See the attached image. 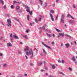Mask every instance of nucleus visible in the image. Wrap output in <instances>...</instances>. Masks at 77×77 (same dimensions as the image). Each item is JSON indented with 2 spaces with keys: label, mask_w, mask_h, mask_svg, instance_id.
<instances>
[{
  "label": "nucleus",
  "mask_w": 77,
  "mask_h": 77,
  "mask_svg": "<svg viewBox=\"0 0 77 77\" xmlns=\"http://www.w3.org/2000/svg\"><path fill=\"white\" fill-rule=\"evenodd\" d=\"M24 50L25 51H26V55L28 56L29 54H32L31 56V57H33V54H34V53H33V51L32 49H30V51H28V50H29V47H27L25 48Z\"/></svg>",
  "instance_id": "nucleus-1"
},
{
  "label": "nucleus",
  "mask_w": 77,
  "mask_h": 77,
  "mask_svg": "<svg viewBox=\"0 0 77 77\" xmlns=\"http://www.w3.org/2000/svg\"><path fill=\"white\" fill-rule=\"evenodd\" d=\"M7 22L8 23V27H11V19H8L7 20Z\"/></svg>",
  "instance_id": "nucleus-2"
},
{
  "label": "nucleus",
  "mask_w": 77,
  "mask_h": 77,
  "mask_svg": "<svg viewBox=\"0 0 77 77\" xmlns=\"http://www.w3.org/2000/svg\"><path fill=\"white\" fill-rule=\"evenodd\" d=\"M64 15H62L61 19V22L62 23H64V20L63 19H64Z\"/></svg>",
  "instance_id": "nucleus-3"
},
{
  "label": "nucleus",
  "mask_w": 77,
  "mask_h": 77,
  "mask_svg": "<svg viewBox=\"0 0 77 77\" xmlns=\"http://www.w3.org/2000/svg\"><path fill=\"white\" fill-rule=\"evenodd\" d=\"M50 17L51 18V19L52 21H54V18H53V15L52 14H50Z\"/></svg>",
  "instance_id": "nucleus-4"
},
{
  "label": "nucleus",
  "mask_w": 77,
  "mask_h": 77,
  "mask_svg": "<svg viewBox=\"0 0 77 77\" xmlns=\"http://www.w3.org/2000/svg\"><path fill=\"white\" fill-rule=\"evenodd\" d=\"M39 17L38 18V21H41V20L42 18V16H41V15H39Z\"/></svg>",
  "instance_id": "nucleus-5"
},
{
  "label": "nucleus",
  "mask_w": 77,
  "mask_h": 77,
  "mask_svg": "<svg viewBox=\"0 0 77 77\" xmlns=\"http://www.w3.org/2000/svg\"><path fill=\"white\" fill-rule=\"evenodd\" d=\"M65 45L66 47V48H69V47H70V45H69V43H67L66 44H65Z\"/></svg>",
  "instance_id": "nucleus-6"
},
{
  "label": "nucleus",
  "mask_w": 77,
  "mask_h": 77,
  "mask_svg": "<svg viewBox=\"0 0 77 77\" xmlns=\"http://www.w3.org/2000/svg\"><path fill=\"white\" fill-rule=\"evenodd\" d=\"M59 35L60 36H61L62 37H63L65 35V34L63 33H59Z\"/></svg>",
  "instance_id": "nucleus-7"
},
{
  "label": "nucleus",
  "mask_w": 77,
  "mask_h": 77,
  "mask_svg": "<svg viewBox=\"0 0 77 77\" xmlns=\"http://www.w3.org/2000/svg\"><path fill=\"white\" fill-rule=\"evenodd\" d=\"M74 23V20H70L69 22V23L72 25H73V24Z\"/></svg>",
  "instance_id": "nucleus-8"
},
{
  "label": "nucleus",
  "mask_w": 77,
  "mask_h": 77,
  "mask_svg": "<svg viewBox=\"0 0 77 77\" xmlns=\"http://www.w3.org/2000/svg\"><path fill=\"white\" fill-rule=\"evenodd\" d=\"M12 44L10 43H8L7 44V47H12Z\"/></svg>",
  "instance_id": "nucleus-9"
},
{
  "label": "nucleus",
  "mask_w": 77,
  "mask_h": 77,
  "mask_svg": "<svg viewBox=\"0 0 77 77\" xmlns=\"http://www.w3.org/2000/svg\"><path fill=\"white\" fill-rule=\"evenodd\" d=\"M72 60H73V61H74V62H75V63H77V61H75V60H75V57H73L72 58Z\"/></svg>",
  "instance_id": "nucleus-10"
},
{
  "label": "nucleus",
  "mask_w": 77,
  "mask_h": 77,
  "mask_svg": "<svg viewBox=\"0 0 77 77\" xmlns=\"http://www.w3.org/2000/svg\"><path fill=\"white\" fill-rule=\"evenodd\" d=\"M23 37L25 39H27V38L28 37H27V36L26 35H23Z\"/></svg>",
  "instance_id": "nucleus-11"
},
{
  "label": "nucleus",
  "mask_w": 77,
  "mask_h": 77,
  "mask_svg": "<svg viewBox=\"0 0 77 77\" xmlns=\"http://www.w3.org/2000/svg\"><path fill=\"white\" fill-rule=\"evenodd\" d=\"M43 51L44 53L45 56L47 55V52H46V51H45L44 49H43Z\"/></svg>",
  "instance_id": "nucleus-12"
},
{
  "label": "nucleus",
  "mask_w": 77,
  "mask_h": 77,
  "mask_svg": "<svg viewBox=\"0 0 77 77\" xmlns=\"http://www.w3.org/2000/svg\"><path fill=\"white\" fill-rule=\"evenodd\" d=\"M20 7L19 6H17L16 7V10L17 11H18V9H20Z\"/></svg>",
  "instance_id": "nucleus-13"
},
{
  "label": "nucleus",
  "mask_w": 77,
  "mask_h": 77,
  "mask_svg": "<svg viewBox=\"0 0 77 77\" xmlns=\"http://www.w3.org/2000/svg\"><path fill=\"white\" fill-rule=\"evenodd\" d=\"M47 6V3L46 2H45L43 5V7H45Z\"/></svg>",
  "instance_id": "nucleus-14"
},
{
  "label": "nucleus",
  "mask_w": 77,
  "mask_h": 77,
  "mask_svg": "<svg viewBox=\"0 0 77 77\" xmlns=\"http://www.w3.org/2000/svg\"><path fill=\"white\" fill-rule=\"evenodd\" d=\"M28 12H29L30 14L31 15H32V11H30V10H28L27 11Z\"/></svg>",
  "instance_id": "nucleus-15"
},
{
  "label": "nucleus",
  "mask_w": 77,
  "mask_h": 77,
  "mask_svg": "<svg viewBox=\"0 0 77 77\" xmlns=\"http://www.w3.org/2000/svg\"><path fill=\"white\" fill-rule=\"evenodd\" d=\"M46 26H47V25H45V24L42 27V29H45V27H46Z\"/></svg>",
  "instance_id": "nucleus-16"
},
{
  "label": "nucleus",
  "mask_w": 77,
  "mask_h": 77,
  "mask_svg": "<svg viewBox=\"0 0 77 77\" xmlns=\"http://www.w3.org/2000/svg\"><path fill=\"white\" fill-rule=\"evenodd\" d=\"M14 38H15V39H18V36H17L14 35Z\"/></svg>",
  "instance_id": "nucleus-17"
},
{
  "label": "nucleus",
  "mask_w": 77,
  "mask_h": 77,
  "mask_svg": "<svg viewBox=\"0 0 77 77\" xmlns=\"http://www.w3.org/2000/svg\"><path fill=\"white\" fill-rule=\"evenodd\" d=\"M57 31V32H61V31L60 30H59V29H57V28L55 29Z\"/></svg>",
  "instance_id": "nucleus-18"
},
{
  "label": "nucleus",
  "mask_w": 77,
  "mask_h": 77,
  "mask_svg": "<svg viewBox=\"0 0 77 77\" xmlns=\"http://www.w3.org/2000/svg\"><path fill=\"white\" fill-rule=\"evenodd\" d=\"M52 67L53 69H55L56 67L54 65H52Z\"/></svg>",
  "instance_id": "nucleus-19"
},
{
  "label": "nucleus",
  "mask_w": 77,
  "mask_h": 77,
  "mask_svg": "<svg viewBox=\"0 0 77 77\" xmlns=\"http://www.w3.org/2000/svg\"><path fill=\"white\" fill-rule=\"evenodd\" d=\"M39 1L40 2V3L41 5H42V3H43L42 2H42V0H39Z\"/></svg>",
  "instance_id": "nucleus-20"
},
{
  "label": "nucleus",
  "mask_w": 77,
  "mask_h": 77,
  "mask_svg": "<svg viewBox=\"0 0 77 77\" xmlns=\"http://www.w3.org/2000/svg\"><path fill=\"white\" fill-rule=\"evenodd\" d=\"M0 2L2 3V5H4V1L3 0H0Z\"/></svg>",
  "instance_id": "nucleus-21"
},
{
  "label": "nucleus",
  "mask_w": 77,
  "mask_h": 77,
  "mask_svg": "<svg viewBox=\"0 0 77 77\" xmlns=\"http://www.w3.org/2000/svg\"><path fill=\"white\" fill-rule=\"evenodd\" d=\"M46 34L47 35H48V36L49 37H51V34H48V33H46Z\"/></svg>",
  "instance_id": "nucleus-22"
},
{
  "label": "nucleus",
  "mask_w": 77,
  "mask_h": 77,
  "mask_svg": "<svg viewBox=\"0 0 77 77\" xmlns=\"http://www.w3.org/2000/svg\"><path fill=\"white\" fill-rule=\"evenodd\" d=\"M26 8L27 9V10H26V11H27V12H28V11H29V10H30L29 9V7L27 6L26 7Z\"/></svg>",
  "instance_id": "nucleus-23"
},
{
  "label": "nucleus",
  "mask_w": 77,
  "mask_h": 77,
  "mask_svg": "<svg viewBox=\"0 0 77 77\" xmlns=\"http://www.w3.org/2000/svg\"><path fill=\"white\" fill-rule=\"evenodd\" d=\"M51 13H53V14H54V10H51Z\"/></svg>",
  "instance_id": "nucleus-24"
},
{
  "label": "nucleus",
  "mask_w": 77,
  "mask_h": 77,
  "mask_svg": "<svg viewBox=\"0 0 77 77\" xmlns=\"http://www.w3.org/2000/svg\"><path fill=\"white\" fill-rule=\"evenodd\" d=\"M35 21L36 22V23H38V20H37V19L35 18Z\"/></svg>",
  "instance_id": "nucleus-25"
},
{
  "label": "nucleus",
  "mask_w": 77,
  "mask_h": 77,
  "mask_svg": "<svg viewBox=\"0 0 77 77\" xmlns=\"http://www.w3.org/2000/svg\"><path fill=\"white\" fill-rule=\"evenodd\" d=\"M18 53L19 54H22V53H21V52L20 51H18Z\"/></svg>",
  "instance_id": "nucleus-26"
},
{
  "label": "nucleus",
  "mask_w": 77,
  "mask_h": 77,
  "mask_svg": "<svg viewBox=\"0 0 77 77\" xmlns=\"http://www.w3.org/2000/svg\"><path fill=\"white\" fill-rule=\"evenodd\" d=\"M42 62H41L39 63L38 65L39 66H40V65H42Z\"/></svg>",
  "instance_id": "nucleus-27"
},
{
  "label": "nucleus",
  "mask_w": 77,
  "mask_h": 77,
  "mask_svg": "<svg viewBox=\"0 0 77 77\" xmlns=\"http://www.w3.org/2000/svg\"><path fill=\"white\" fill-rule=\"evenodd\" d=\"M21 3H22L21 2H16V3H18V4H21Z\"/></svg>",
  "instance_id": "nucleus-28"
},
{
  "label": "nucleus",
  "mask_w": 77,
  "mask_h": 77,
  "mask_svg": "<svg viewBox=\"0 0 77 77\" xmlns=\"http://www.w3.org/2000/svg\"><path fill=\"white\" fill-rule=\"evenodd\" d=\"M14 20H16L17 21H20V20L19 19H17V18H14Z\"/></svg>",
  "instance_id": "nucleus-29"
},
{
  "label": "nucleus",
  "mask_w": 77,
  "mask_h": 77,
  "mask_svg": "<svg viewBox=\"0 0 77 77\" xmlns=\"http://www.w3.org/2000/svg\"><path fill=\"white\" fill-rule=\"evenodd\" d=\"M71 17V15L69 14H68L67 16V17Z\"/></svg>",
  "instance_id": "nucleus-30"
},
{
  "label": "nucleus",
  "mask_w": 77,
  "mask_h": 77,
  "mask_svg": "<svg viewBox=\"0 0 77 77\" xmlns=\"http://www.w3.org/2000/svg\"><path fill=\"white\" fill-rule=\"evenodd\" d=\"M61 62H62V63H65L64 60H62Z\"/></svg>",
  "instance_id": "nucleus-31"
},
{
  "label": "nucleus",
  "mask_w": 77,
  "mask_h": 77,
  "mask_svg": "<svg viewBox=\"0 0 77 77\" xmlns=\"http://www.w3.org/2000/svg\"><path fill=\"white\" fill-rule=\"evenodd\" d=\"M11 9H14V6L13 5H11Z\"/></svg>",
  "instance_id": "nucleus-32"
},
{
  "label": "nucleus",
  "mask_w": 77,
  "mask_h": 77,
  "mask_svg": "<svg viewBox=\"0 0 77 77\" xmlns=\"http://www.w3.org/2000/svg\"><path fill=\"white\" fill-rule=\"evenodd\" d=\"M4 9H6V5H5L4 6Z\"/></svg>",
  "instance_id": "nucleus-33"
},
{
  "label": "nucleus",
  "mask_w": 77,
  "mask_h": 77,
  "mask_svg": "<svg viewBox=\"0 0 77 77\" xmlns=\"http://www.w3.org/2000/svg\"><path fill=\"white\" fill-rule=\"evenodd\" d=\"M68 69H69V70H70V71L72 70V69L70 67Z\"/></svg>",
  "instance_id": "nucleus-34"
},
{
  "label": "nucleus",
  "mask_w": 77,
  "mask_h": 77,
  "mask_svg": "<svg viewBox=\"0 0 77 77\" xmlns=\"http://www.w3.org/2000/svg\"><path fill=\"white\" fill-rule=\"evenodd\" d=\"M58 62H59V63H60V62H61V61H60V60H58Z\"/></svg>",
  "instance_id": "nucleus-35"
},
{
  "label": "nucleus",
  "mask_w": 77,
  "mask_h": 77,
  "mask_svg": "<svg viewBox=\"0 0 77 77\" xmlns=\"http://www.w3.org/2000/svg\"><path fill=\"white\" fill-rule=\"evenodd\" d=\"M44 46H45V47H47L48 48V46L46 44Z\"/></svg>",
  "instance_id": "nucleus-36"
},
{
  "label": "nucleus",
  "mask_w": 77,
  "mask_h": 77,
  "mask_svg": "<svg viewBox=\"0 0 77 77\" xmlns=\"http://www.w3.org/2000/svg\"><path fill=\"white\" fill-rule=\"evenodd\" d=\"M48 48L50 50H52L51 48L50 47L48 46Z\"/></svg>",
  "instance_id": "nucleus-37"
},
{
  "label": "nucleus",
  "mask_w": 77,
  "mask_h": 77,
  "mask_svg": "<svg viewBox=\"0 0 77 77\" xmlns=\"http://www.w3.org/2000/svg\"><path fill=\"white\" fill-rule=\"evenodd\" d=\"M70 17H71V18H72V19H74V17H73L72 16H71H71Z\"/></svg>",
  "instance_id": "nucleus-38"
},
{
  "label": "nucleus",
  "mask_w": 77,
  "mask_h": 77,
  "mask_svg": "<svg viewBox=\"0 0 77 77\" xmlns=\"http://www.w3.org/2000/svg\"><path fill=\"white\" fill-rule=\"evenodd\" d=\"M58 16H57V17L56 18V20H57V18H58Z\"/></svg>",
  "instance_id": "nucleus-39"
},
{
  "label": "nucleus",
  "mask_w": 77,
  "mask_h": 77,
  "mask_svg": "<svg viewBox=\"0 0 77 77\" xmlns=\"http://www.w3.org/2000/svg\"><path fill=\"white\" fill-rule=\"evenodd\" d=\"M27 18H28V20H29V15H28V16H27Z\"/></svg>",
  "instance_id": "nucleus-40"
},
{
  "label": "nucleus",
  "mask_w": 77,
  "mask_h": 77,
  "mask_svg": "<svg viewBox=\"0 0 77 77\" xmlns=\"http://www.w3.org/2000/svg\"><path fill=\"white\" fill-rule=\"evenodd\" d=\"M61 74H62V75H64V74H63V72H60V73Z\"/></svg>",
  "instance_id": "nucleus-41"
},
{
  "label": "nucleus",
  "mask_w": 77,
  "mask_h": 77,
  "mask_svg": "<svg viewBox=\"0 0 77 77\" xmlns=\"http://www.w3.org/2000/svg\"><path fill=\"white\" fill-rule=\"evenodd\" d=\"M3 66L5 67V66H6V64H4L3 65Z\"/></svg>",
  "instance_id": "nucleus-42"
},
{
  "label": "nucleus",
  "mask_w": 77,
  "mask_h": 77,
  "mask_svg": "<svg viewBox=\"0 0 77 77\" xmlns=\"http://www.w3.org/2000/svg\"><path fill=\"white\" fill-rule=\"evenodd\" d=\"M63 43H61V47H63Z\"/></svg>",
  "instance_id": "nucleus-43"
},
{
  "label": "nucleus",
  "mask_w": 77,
  "mask_h": 77,
  "mask_svg": "<svg viewBox=\"0 0 77 77\" xmlns=\"http://www.w3.org/2000/svg\"><path fill=\"white\" fill-rule=\"evenodd\" d=\"M52 35H53V37H55V35H54V34L53 33Z\"/></svg>",
  "instance_id": "nucleus-44"
},
{
  "label": "nucleus",
  "mask_w": 77,
  "mask_h": 77,
  "mask_svg": "<svg viewBox=\"0 0 77 77\" xmlns=\"http://www.w3.org/2000/svg\"><path fill=\"white\" fill-rule=\"evenodd\" d=\"M73 7L74 8H75L76 7L75 6V5H73Z\"/></svg>",
  "instance_id": "nucleus-45"
},
{
  "label": "nucleus",
  "mask_w": 77,
  "mask_h": 77,
  "mask_svg": "<svg viewBox=\"0 0 77 77\" xmlns=\"http://www.w3.org/2000/svg\"><path fill=\"white\" fill-rule=\"evenodd\" d=\"M41 71H42V72H43V71H45V70L42 69L41 70Z\"/></svg>",
  "instance_id": "nucleus-46"
},
{
  "label": "nucleus",
  "mask_w": 77,
  "mask_h": 77,
  "mask_svg": "<svg viewBox=\"0 0 77 77\" xmlns=\"http://www.w3.org/2000/svg\"><path fill=\"white\" fill-rule=\"evenodd\" d=\"M52 45H54V42H52L51 43Z\"/></svg>",
  "instance_id": "nucleus-47"
},
{
  "label": "nucleus",
  "mask_w": 77,
  "mask_h": 77,
  "mask_svg": "<svg viewBox=\"0 0 77 77\" xmlns=\"http://www.w3.org/2000/svg\"><path fill=\"white\" fill-rule=\"evenodd\" d=\"M0 56H3V54H2V53H1L0 54Z\"/></svg>",
  "instance_id": "nucleus-48"
},
{
  "label": "nucleus",
  "mask_w": 77,
  "mask_h": 77,
  "mask_svg": "<svg viewBox=\"0 0 77 77\" xmlns=\"http://www.w3.org/2000/svg\"><path fill=\"white\" fill-rule=\"evenodd\" d=\"M25 57H26V59H28V57H27V56L26 55L25 56Z\"/></svg>",
  "instance_id": "nucleus-49"
},
{
  "label": "nucleus",
  "mask_w": 77,
  "mask_h": 77,
  "mask_svg": "<svg viewBox=\"0 0 77 77\" xmlns=\"http://www.w3.org/2000/svg\"><path fill=\"white\" fill-rule=\"evenodd\" d=\"M17 2H16V1H13V2L14 3H17Z\"/></svg>",
  "instance_id": "nucleus-50"
},
{
  "label": "nucleus",
  "mask_w": 77,
  "mask_h": 77,
  "mask_svg": "<svg viewBox=\"0 0 77 77\" xmlns=\"http://www.w3.org/2000/svg\"><path fill=\"white\" fill-rule=\"evenodd\" d=\"M42 44L43 45H45V44L44 43V42H42Z\"/></svg>",
  "instance_id": "nucleus-51"
},
{
  "label": "nucleus",
  "mask_w": 77,
  "mask_h": 77,
  "mask_svg": "<svg viewBox=\"0 0 77 77\" xmlns=\"http://www.w3.org/2000/svg\"><path fill=\"white\" fill-rule=\"evenodd\" d=\"M66 36H68V37H70V36L68 35H66Z\"/></svg>",
  "instance_id": "nucleus-52"
},
{
  "label": "nucleus",
  "mask_w": 77,
  "mask_h": 77,
  "mask_svg": "<svg viewBox=\"0 0 77 77\" xmlns=\"http://www.w3.org/2000/svg\"><path fill=\"white\" fill-rule=\"evenodd\" d=\"M25 76H27V74L26 73H25L24 75Z\"/></svg>",
  "instance_id": "nucleus-53"
},
{
  "label": "nucleus",
  "mask_w": 77,
  "mask_h": 77,
  "mask_svg": "<svg viewBox=\"0 0 77 77\" xmlns=\"http://www.w3.org/2000/svg\"><path fill=\"white\" fill-rule=\"evenodd\" d=\"M45 69H48V68H47V67H46L45 66Z\"/></svg>",
  "instance_id": "nucleus-54"
},
{
  "label": "nucleus",
  "mask_w": 77,
  "mask_h": 77,
  "mask_svg": "<svg viewBox=\"0 0 77 77\" xmlns=\"http://www.w3.org/2000/svg\"><path fill=\"white\" fill-rule=\"evenodd\" d=\"M10 37H12V34H11L10 35Z\"/></svg>",
  "instance_id": "nucleus-55"
},
{
  "label": "nucleus",
  "mask_w": 77,
  "mask_h": 77,
  "mask_svg": "<svg viewBox=\"0 0 77 77\" xmlns=\"http://www.w3.org/2000/svg\"><path fill=\"white\" fill-rule=\"evenodd\" d=\"M26 32H27V33H29V31H28V30H26Z\"/></svg>",
  "instance_id": "nucleus-56"
},
{
  "label": "nucleus",
  "mask_w": 77,
  "mask_h": 77,
  "mask_svg": "<svg viewBox=\"0 0 77 77\" xmlns=\"http://www.w3.org/2000/svg\"><path fill=\"white\" fill-rule=\"evenodd\" d=\"M58 2H59V0H57L56 1V3Z\"/></svg>",
  "instance_id": "nucleus-57"
},
{
  "label": "nucleus",
  "mask_w": 77,
  "mask_h": 77,
  "mask_svg": "<svg viewBox=\"0 0 77 77\" xmlns=\"http://www.w3.org/2000/svg\"><path fill=\"white\" fill-rule=\"evenodd\" d=\"M30 26H32V23H30Z\"/></svg>",
  "instance_id": "nucleus-58"
},
{
  "label": "nucleus",
  "mask_w": 77,
  "mask_h": 77,
  "mask_svg": "<svg viewBox=\"0 0 77 77\" xmlns=\"http://www.w3.org/2000/svg\"><path fill=\"white\" fill-rule=\"evenodd\" d=\"M75 44L76 45V44H77V42H75Z\"/></svg>",
  "instance_id": "nucleus-59"
},
{
  "label": "nucleus",
  "mask_w": 77,
  "mask_h": 77,
  "mask_svg": "<svg viewBox=\"0 0 77 77\" xmlns=\"http://www.w3.org/2000/svg\"><path fill=\"white\" fill-rule=\"evenodd\" d=\"M30 65L31 66H33V63H31Z\"/></svg>",
  "instance_id": "nucleus-60"
},
{
  "label": "nucleus",
  "mask_w": 77,
  "mask_h": 77,
  "mask_svg": "<svg viewBox=\"0 0 77 77\" xmlns=\"http://www.w3.org/2000/svg\"><path fill=\"white\" fill-rule=\"evenodd\" d=\"M46 75H48V73H46Z\"/></svg>",
  "instance_id": "nucleus-61"
},
{
  "label": "nucleus",
  "mask_w": 77,
  "mask_h": 77,
  "mask_svg": "<svg viewBox=\"0 0 77 77\" xmlns=\"http://www.w3.org/2000/svg\"><path fill=\"white\" fill-rule=\"evenodd\" d=\"M40 54L41 55V56H42V54L40 53Z\"/></svg>",
  "instance_id": "nucleus-62"
},
{
  "label": "nucleus",
  "mask_w": 77,
  "mask_h": 77,
  "mask_svg": "<svg viewBox=\"0 0 77 77\" xmlns=\"http://www.w3.org/2000/svg\"><path fill=\"white\" fill-rule=\"evenodd\" d=\"M2 37H1L0 38L1 39H2Z\"/></svg>",
  "instance_id": "nucleus-63"
},
{
  "label": "nucleus",
  "mask_w": 77,
  "mask_h": 77,
  "mask_svg": "<svg viewBox=\"0 0 77 77\" xmlns=\"http://www.w3.org/2000/svg\"><path fill=\"white\" fill-rule=\"evenodd\" d=\"M22 44V43L21 42H20V44Z\"/></svg>",
  "instance_id": "nucleus-64"
}]
</instances>
